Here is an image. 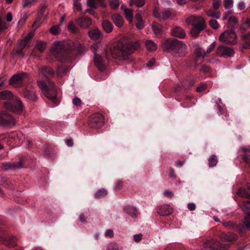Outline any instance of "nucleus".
Wrapping results in <instances>:
<instances>
[{
  "label": "nucleus",
  "mask_w": 250,
  "mask_h": 250,
  "mask_svg": "<svg viewBox=\"0 0 250 250\" xmlns=\"http://www.w3.org/2000/svg\"><path fill=\"white\" fill-rule=\"evenodd\" d=\"M196 56L198 58H204L206 56L205 50L200 47H197L195 50Z\"/></svg>",
  "instance_id": "obj_43"
},
{
  "label": "nucleus",
  "mask_w": 250,
  "mask_h": 250,
  "mask_svg": "<svg viewBox=\"0 0 250 250\" xmlns=\"http://www.w3.org/2000/svg\"><path fill=\"white\" fill-rule=\"evenodd\" d=\"M244 223L246 227L250 229V213L246 215L244 219Z\"/></svg>",
  "instance_id": "obj_50"
},
{
  "label": "nucleus",
  "mask_w": 250,
  "mask_h": 250,
  "mask_svg": "<svg viewBox=\"0 0 250 250\" xmlns=\"http://www.w3.org/2000/svg\"><path fill=\"white\" fill-rule=\"evenodd\" d=\"M5 107L10 111L15 113H20L22 110L23 105L19 99H16L12 103H5Z\"/></svg>",
  "instance_id": "obj_9"
},
{
  "label": "nucleus",
  "mask_w": 250,
  "mask_h": 250,
  "mask_svg": "<svg viewBox=\"0 0 250 250\" xmlns=\"http://www.w3.org/2000/svg\"><path fill=\"white\" fill-rule=\"evenodd\" d=\"M50 32L55 35L59 34L61 31V28L60 25H55L52 26L50 29Z\"/></svg>",
  "instance_id": "obj_46"
},
{
  "label": "nucleus",
  "mask_w": 250,
  "mask_h": 250,
  "mask_svg": "<svg viewBox=\"0 0 250 250\" xmlns=\"http://www.w3.org/2000/svg\"><path fill=\"white\" fill-rule=\"evenodd\" d=\"M151 27L155 35L157 37H160L162 32L161 25L157 22H154Z\"/></svg>",
  "instance_id": "obj_27"
},
{
  "label": "nucleus",
  "mask_w": 250,
  "mask_h": 250,
  "mask_svg": "<svg viewBox=\"0 0 250 250\" xmlns=\"http://www.w3.org/2000/svg\"><path fill=\"white\" fill-rule=\"evenodd\" d=\"M219 40L230 45H234L237 42V38L235 33L232 31H226L219 37Z\"/></svg>",
  "instance_id": "obj_3"
},
{
  "label": "nucleus",
  "mask_w": 250,
  "mask_h": 250,
  "mask_svg": "<svg viewBox=\"0 0 250 250\" xmlns=\"http://www.w3.org/2000/svg\"><path fill=\"white\" fill-rule=\"evenodd\" d=\"M210 27L213 29H217L219 27V24L215 20H211L209 22Z\"/></svg>",
  "instance_id": "obj_51"
},
{
  "label": "nucleus",
  "mask_w": 250,
  "mask_h": 250,
  "mask_svg": "<svg viewBox=\"0 0 250 250\" xmlns=\"http://www.w3.org/2000/svg\"><path fill=\"white\" fill-rule=\"evenodd\" d=\"M237 22V19L235 17L233 16H231L229 17V22L228 23V27H233L234 25H232L231 24H235Z\"/></svg>",
  "instance_id": "obj_53"
},
{
  "label": "nucleus",
  "mask_w": 250,
  "mask_h": 250,
  "mask_svg": "<svg viewBox=\"0 0 250 250\" xmlns=\"http://www.w3.org/2000/svg\"><path fill=\"white\" fill-rule=\"evenodd\" d=\"M205 28H198L197 27H194L192 28V29L190 30V33L191 35L193 37H196L197 36L199 33L203 30H204Z\"/></svg>",
  "instance_id": "obj_39"
},
{
  "label": "nucleus",
  "mask_w": 250,
  "mask_h": 250,
  "mask_svg": "<svg viewBox=\"0 0 250 250\" xmlns=\"http://www.w3.org/2000/svg\"><path fill=\"white\" fill-rule=\"evenodd\" d=\"M194 83V82L192 80L184 79L181 83V86L184 89H188L189 87H191Z\"/></svg>",
  "instance_id": "obj_32"
},
{
  "label": "nucleus",
  "mask_w": 250,
  "mask_h": 250,
  "mask_svg": "<svg viewBox=\"0 0 250 250\" xmlns=\"http://www.w3.org/2000/svg\"><path fill=\"white\" fill-rule=\"evenodd\" d=\"M207 15L211 18H214L217 19H219L221 17V13L219 11H214L212 10H209L206 12Z\"/></svg>",
  "instance_id": "obj_35"
},
{
  "label": "nucleus",
  "mask_w": 250,
  "mask_h": 250,
  "mask_svg": "<svg viewBox=\"0 0 250 250\" xmlns=\"http://www.w3.org/2000/svg\"><path fill=\"white\" fill-rule=\"evenodd\" d=\"M223 225L228 228H233L235 227V223L231 221L222 222Z\"/></svg>",
  "instance_id": "obj_54"
},
{
  "label": "nucleus",
  "mask_w": 250,
  "mask_h": 250,
  "mask_svg": "<svg viewBox=\"0 0 250 250\" xmlns=\"http://www.w3.org/2000/svg\"><path fill=\"white\" fill-rule=\"evenodd\" d=\"M224 3V6L225 8L228 9L232 7L233 1L232 0H225Z\"/></svg>",
  "instance_id": "obj_55"
},
{
  "label": "nucleus",
  "mask_w": 250,
  "mask_h": 250,
  "mask_svg": "<svg viewBox=\"0 0 250 250\" xmlns=\"http://www.w3.org/2000/svg\"><path fill=\"white\" fill-rule=\"evenodd\" d=\"M153 16L160 20H166L171 17V13L170 11L167 10L159 12L155 9L153 12Z\"/></svg>",
  "instance_id": "obj_13"
},
{
  "label": "nucleus",
  "mask_w": 250,
  "mask_h": 250,
  "mask_svg": "<svg viewBox=\"0 0 250 250\" xmlns=\"http://www.w3.org/2000/svg\"><path fill=\"white\" fill-rule=\"evenodd\" d=\"M103 116L100 113H95L92 115L89 118L88 124L90 127L93 128H101L104 124Z\"/></svg>",
  "instance_id": "obj_4"
},
{
  "label": "nucleus",
  "mask_w": 250,
  "mask_h": 250,
  "mask_svg": "<svg viewBox=\"0 0 250 250\" xmlns=\"http://www.w3.org/2000/svg\"><path fill=\"white\" fill-rule=\"evenodd\" d=\"M68 46L70 47L71 50H76L79 53H83L87 50L85 46H82L78 42H70L68 44Z\"/></svg>",
  "instance_id": "obj_15"
},
{
  "label": "nucleus",
  "mask_w": 250,
  "mask_h": 250,
  "mask_svg": "<svg viewBox=\"0 0 250 250\" xmlns=\"http://www.w3.org/2000/svg\"><path fill=\"white\" fill-rule=\"evenodd\" d=\"M67 28L68 30L73 34H76L79 31L78 29L71 22L68 24Z\"/></svg>",
  "instance_id": "obj_48"
},
{
  "label": "nucleus",
  "mask_w": 250,
  "mask_h": 250,
  "mask_svg": "<svg viewBox=\"0 0 250 250\" xmlns=\"http://www.w3.org/2000/svg\"><path fill=\"white\" fill-rule=\"evenodd\" d=\"M22 162L20 161L17 163H4L2 164V168L4 170L16 169L21 168L22 167Z\"/></svg>",
  "instance_id": "obj_19"
},
{
  "label": "nucleus",
  "mask_w": 250,
  "mask_h": 250,
  "mask_svg": "<svg viewBox=\"0 0 250 250\" xmlns=\"http://www.w3.org/2000/svg\"><path fill=\"white\" fill-rule=\"evenodd\" d=\"M102 26L104 30L107 33H109L112 31L113 25L111 22L107 21H103Z\"/></svg>",
  "instance_id": "obj_33"
},
{
  "label": "nucleus",
  "mask_w": 250,
  "mask_h": 250,
  "mask_svg": "<svg viewBox=\"0 0 250 250\" xmlns=\"http://www.w3.org/2000/svg\"><path fill=\"white\" fill-rule=\"evenodd\" d=\"M145 3V0H130V5H135L137 7H142Z\"/></svg>",
  "instance_id": "obj_40"
},
{
  "label": "nucleus",
  "mask_w": 250,
  "mask_h": 250,
  "mask_svg": "<svg viewBox=\"0 0 250 250\" xmlns=\"http://www.w3.org/2000/svg\"><path fill=\"white\" fill-rule=\"evenodd\" d=\"M94 62L96 67L100 71H102L105 68V62L101 56L95 54L94 55Z\"/></svg>",
  "instance_id": "obj_16"
},
{
  "label": "nucleus",
  "mask_w": 250,
  "mask_h": 250,
  "mask_svg": "<svg viewBox=\"0 0 250 250\" xmlns=\"http://www.w3.org/2000/svg\"><path fill=\"white\" fill-rule=\"evenodd\" d=\"M52 51L56 57H62L65 59V55L69 53V50L66 48V45L62 42H56L52 48Z\"/></svg>",
  "instance_id": "obj_5"
},
{
  "label": "nucleus",
  "mask_w": 250,
  "mask_h": 250,
  "mask_svg": "<svg viewBox=\"0 0 250 250\" xmlns=\"http://www.w3.org/2000/svg\"><path fill=\"white\" fill-rule=\"evenodd\" d=\"M121 9L124 11V14L126 19L131 22L133 19V12L130 9L126 8L125 5H122L121 7Z\"/></svg>",
  "instance_id": "obj_26"
},
{
  "label": "nucleus",
  "mask_w": 250,
  "mask_h": 250,
  "mask_svg": "<svg viewBox=\"0 0 250 250\" xmlns=\"http://www.w3.org/2000/svg\"><path fill=\"white\" fill-rule=\"evenodd\" d=\"M110 4L112 8L115 9L119 6V0H110Z\"/></svg>",
  "instance_id": "obj_56"
},
{
  "label": "nucleus",
  "mask_w": 250,
  "mask_h": 250,
  "mask_svg": "<svg viewBox=\"0 0 250 250\" xmlns=\"http://www.w3.org/2000/svg\"><path fill=\"white\" fill-rule=\"evenodd\" d=\"M146 48L149 51H154L157 48V44L151 40H148L146 42Z\"/></svg>",
  "instance_id": "obj_30"
},
{
  "label": "nucleus",
  "mask_w": 250,
  "mask_h": 250,
  "mask_svg": "<svg viewBox=\"0 0 250 250\" xmlns=\"http://www.w3.org/2000/svg\"><path fill=\"white\" fill-rule=\"evenodd\" d=\"M237 194L242 197L250 199V194L247 193V190L245 189H239L237 192Z\"/></svg>",
  "instance_id": "obj_38"
},
{
  "label": "nucleus",
  "mask_w": 250,
  "mask_h": 250,
  "mask_svg": "<svg viewBox=\"0 0 250 250\" xmlns=\"http://www.w3.org/2000/svg\"><path fill=\"white\" fill-rule=\"evenodd\" d=\"M87 4L89 7L92 9H96V6L95 0H87Z\"/></svg>",
  "instance_id": "obj_57"
},
{
  "label": "nucleus",
  "mask_w": 250,
  "mask_h": 250,
  "mask_svg": "<svg viewBox=\"0 0 250 250\" xmlns=\"http://www.w3.org/2000/svg\"><path fill=\"white\" fill-rule=\"evenodd\" d=\"M40 72L45 77L49 78L54 75V71L50 67L43 66L40 69Z\"/></svg>",
  "instance_id": "obj_21"
},
{
  "label": "nucleus",
  "mask_w": 250,
  "mask_h": 250,
  "mask_svg": "<svg viewBox=\"0 0 250 250\" xmlns=\"http://www.w3.org/2000/svg\"><path fill=\"white\" fill-rule=\"evenodd\" d=\"M164 51H168L175 58L184 57L187 50V45L182 41L177 39H167L162 44Z\"/></svg>",
  "instance_id": "obj_2"
},
{
  "label": "nucleus",
  "mask_w": 250,
  "mask_h": 250,
  "mask_svg": "<svg viewBox=\"0 0 250 250\" xmlns=\"http://www.w3.org/2000/svg\"><path fill=\"white\" fill-rule=\"evenodd\" d=\"M240 208L246 215L250 213V201L243 202Z\"/></svg>",
  "instance_id": "obj_34"
},
{
  "label": "nucleus",
  "mask_w": 250,
  "mask_h": 250,
  "mask_svg": "<svg viewBox=\"0 0 250 250\" xmlns=\"http://www.w3.org/2000/svg\"><path fill=\"white\" fill-rule=\"evenodd\" d=\"M16 239L14 237L9 238V240H7L5 242V245H6L9 248L14 247L16 246Z\"/></svg>",
  "instance_id": "obj_45"
},
{
  "label": "nucleus",
  "mask_w": 250,
  "mask_h": 250,
  "mask_svg": "<svg viewBox=\"0 0 250 250\" xmlns=\"http://www.w3.org/2000/svg\"><path fill=\"white\" fill-rule=\"evenodd\" d=\"M108 250H119V249L116 244L110 243L108 246Z\"/></svg>",
  "instance_id": "obj_60"
},
{
  "label": "nucleus",
  "mask_w": 250,
  "mask_h": 250,
  "mask_svg": "<svg viewBox=\"0 0 250 250\" xmlns=\"http://www.w3.org/2000/svg\"><path fill=\"white\" fill-rule=\"evenodd\" d=\"M13 98L12 93L9 90H4L0 92V99L2 100H9Z\"/></svg>",
  "instance_id": "obj_28"
},
{
  "label": "nucleus",
  "mask_w": 250,
  "mask_h": 250,
  "mask_svg": "<svg viewBox=\"0 0 250 250\" xmlns=\"http://www.w3.org/2000/svg\"><path fill=\"white\" fill-rule=\"evenodd\" d=\"M125 211L128 213L131 217L135 218L137 214V209L133 207L128 206L124 209Z\"/></svg>",
  "instance_id": "obj_29"
},
{
  "label": "nucleus",
  "mask_w": 250,
  "mask_h": 250,
  "mask_svg": "<svg viewBox=\"0 0 250 250\" xmlns=\"http://www.w3.org/2000/svg\"><path fill=\"white\" fill-rule=\"evenodd\" d=\"M23 96L26 99L31 101H34L37 98L35 91L31 86H28L24 89Z\"/></svg>",
  "instance_id": "obj_14"
},
{
  "label": "nucleus",
  "mask_w": 250,
  "mask_h": 250,
  "mask_svg": "<svg viewBox=\"0 0 250 250\" xmlns=\"http://www.w3.org/2000/svg\"><path fill=\"white\" fill-rule=\"evenodd\" d=\"M143 237V235L141 233L135 234L133 236V240L135 242L138 243L140 242Z\"/></svg>",
  "instance_id": "obj_62"
},
{
  "label": "nucleus",
  "mask_w": 250,
  "mask_h": 250,
  "mask_svg": "<svg viewBox=\"0 0 250 250\" xmlns=\"http://www.w3.org/2000/svg\"><path fill=\"white\" fill-rule=\"evenodd\" d=\"M28 14L27 13H24L22 16L21 17V19L19 20L18 22V26L19 27H21L22 24H23L25 22L26 19L28 18Z\"/></svg>",
  "instance_id": "obj_47"
},
{
  "label": "nucleus",
  "mask_w": 250,
  "mask_h": 250,
  "mask_svg": "<svg viewBox=\"0 0 250 250\" xmlns=\"http://www.w3.org/2000/svg\"><path fill=\"white\" fill-rule=\"evenodd\" d=\"M132 47L130 40L124 37L110 49V54L113 58L125 60L133 53Z\"/></svg>",
  "instance_id": "obj_1"
},
{
  "label": "nucleus",
  "mask_w": 250,
  "mask_h": 250,
  "mask_svg": "<svg viewBox=\"0 0 250 250\" xmlns=\"http://www.w3.org/2000/svg\"><path fill=\"white\" fill-rule=\"evenodd\" d=\"M27 77L26 73L22 72L13 75L10 80V83L15 87H18L21 85L23 81Z\"/></svg>",
  "instance_id": "obj_10"
},
{
  "label": "nucleus",
  "mask_w": 250,
  "mask_h": 250,
  "mask_svg": "<svg viewBox=\"0 0 250 250\" xmlns=\"http://www.w3.org/2000/svg\"><path fill=\"white\" fill-rule=\"evenodd\" d=\"M23 48H21V47L19 45L18 47L15 48L13 51V55H20L22 57H23L24 56V54L23 52Z\"/></svg>",
  "instance_id": "obj_44"
},
{
  "label": "nucleus",
  "mask_w": 250,
  "mask_h": 250,
  "mask_svg": "<svg viewBox=\"0 0 250 250\" xmlns=\"http://www.w3.org/2000/svg\"><path fill=\"white\" fill-rule=\"evenodd\" d=\"M69 70V67L65 65L58 67L57 70V74L59 77L65 75Z\"/></svg>",
  "instance_id": "obj_31"
},
{
  "label": "nucleus",
  "mask_w": 250,
  "mask_h": 250,
  "mask_svg": "<svg viewBox=\"0 0 250 250\" xmlns=\"http://www.w3.org/2000/svg\"><path fill=\"white\" fill-rule=\"evenodd\" d=\"M250 27V21L247 20L244 22L241 25V28L244 30H246Z\"/></svg>",
  "instance_id": "obj_61"
},
{
  "label": "nucleus",
  "mask_w": 250,
  "mask_h": 250,
  "mask_svg": "<svg viewBox=\"0 0 250 250\" xmlns=\"http://www.w3.org/2000/svg\"><path fill=\"white\" fill-rule=\"evenodd\" d=\"M171 34L172 36L183 39L186 36V33L184 30L180 27L175 26L171 30Z\"/></svg>",
  "instance_id": "obj_20"
},
{
  "label": "nucleus",
  "mask_w": 250,
  "mask_h": 250,
  "mask_svg": "<svg viewBox=\"0 0 250 250\" xmlns=\"http://www.w3.org/2000/svg\"><path fill=\"white\" fill-rule=\"evenodd\" d=\"M112 19L115 25L121 28L124 24V20L123 17L118 14H114L112 16Z\"/></svg>",
  "instance_id": "obj_22"
},
{
  "label": "nucleus",
  "mask_w": 250,
  "mask_h": 250,
  "mask_svg": "<svg viewBox=\"0 0 250 250\" xmlns=\"http://www.w3.org/2000/svg\"><path fill=\"white\" fill-rule=\"evenodd\" d=\"M172 212L173 209L167 205L162 206L158 209V213L161 216L168 215Z\"/></svg>",
  "instance_id": "obj_18"
},
{
  "label": "nucleus",
  "mask_w": 250,
  "mask_h": 250,
  "mask_svg": "<svg viewBox=\"0 0 250 250\" xmlns=\"http://www.w3.org/2000/svg\"><path fill=\"white\" fill-rule=\"evenodd\" d=\"M107 190L104 188L100 189L94 194V196L96 198L99 199L105 197L107 195Z\"/></svg>",
  "instance_id": "obj_36"
},
{
  "label": "nucleus",
  "mask_w": 250,
  "mask_h": 250,
  "mask_svg": "<svg viewBox=\"0 0 250 250\" xmlns=\"http://www.w3.org/2000/svg\"><path fill=\"white\" fill-rule=\"evenodd\" d=\"M89 37L93 40H98L102 37L101 32L97 28H94L88 31Z\"/></svg>",
  "instance_id": "obj_24"
},
{
  "label": "nucleus",
  "mask_w": 250,
  "mask_h": 250,
  "mask_svg": "<svg viewBox=\"0 0 250 250\" xmlns=\"http://www.w3.org/2000/svg\"><path fill=\"white\" fill-rule=\"evenodd\" d=\"M212 5L215 10L218 9L220 6V0H214Z\"/></svg>",
  "instance_id": "obj_64"
},
{
  "label": "nucleus",
  "mask_w": 250,
  "mask_h": 250,
  "mask_svg": "<svg viewBox=\"0 0 250 250\" xmlns=\"http://www.w3.org/2000/svg\"><path fill=\"white\" fill-rule=\"evenodd\" d=\"M36 48L41 52H43L46 48L45 42L42 41L37 42Z\"/></svg>",
  "instance_id": "obj_42"
},
{
  "label": "nucleus",
  "mask_w": 250,
  "mask_h": 250,
  "mask_svg": "<svg viewBox=\"0 0 250 250\" xmlns=\"http://www.w3.org/2000/svg\"><path fill=\"white\" fill-rule=\"evenodd\" d=\"M28 42L26 40L23 39L19 42V45L21 48L24 49L27 45Z\"/></svg>",
  "instance_id": "obj_63"
},
{
  "label": "nucleus",
  "mask_w": 250,
  "mask_h": 250,
  "mask_svg": "<svg viewBox=\"0 0 250 250\" xmlns=\"http://www.w3.org/2000/svg\"><path fill=\"white\" fill-rule=\"evenodd\" d=\"M101 47V44L100 42H97L92 44L91 46V50L92 52L94 54V55L96 54L97 49Z\"/></svg>",
  "instance_id": "obj_52"
},
{
  "label": "nucleus",
  "mask_w": 250,
  "mask_h": 250,
  "mask_svg": "<svg viewBox=\"0 0 250 250\" xmlns=\"http://www.w3.org/2000/svg\"><path fill=\"white\" fill-rule=\"evenodd\" d=\"M79 25L83 28H88L92 24L91 19L86 17H82L77 20Z\"/></svg>",
  "instance_id": "obj_17"
},
{
  "label": "nucleus",
  "mask_w": 250,
  "mask_h": 250,
  "mask_svg": "<svg viewBox=\"0 0 250 250\" xmlns=\"http://www.w3.org/2000/svg\"><path fill=\"white\" fill-rule=\"evenodd\" d=\"M186 22L194 27L206 28V23L204 19L200 16H191L186 20Z\"/></svg>",
  "instance_id": "obj_7"
},
{
  "label": "nucleus",
  "mask_w": 250,
  "mask_h": 250,
  "mask_svg": "<svg viewBox=\"0 0 250 250\" xmlns=\"http://www.w3.org/2000/svg\"><path fill=\"white\" fill-rule=\"evenodd\" d=\"M218 163V159L216 156L211 155L208 159V166L209 167H215Z\"/></svg>",
  "instance_id": "obj_37"
},
{
  "label": "nucleus",
  "mask_w": 250,
  "mask_h": 250,
  "mask_svg": "<svg viewBox=\"0 0 250 250\" xmlns=\"http://www.w3.org/2000/svg\"><path fill=\"white\" fill-rule=\"evenodd\" d=\"M236 239V235L232 233L222 234L221 240L222 242H233Z\"/></svg>",
  "instance_id": "obj_23"
},
{
  "label": "nucleus",
  "mask_w": 250,
  "mask_h": 250,
  "mask_svg": "<svg viewBox=\"0 0 250 250\" xmlns=\"http://www.w3.org/2000/svg\"><path fill=\"white\" fill-rule=\"evenodd\" d=\"M15 124L14 118L7 114H0V124L4 125H12Z\"/></svg>",
  "instance_id": "obj_12"
},
{
  "label": "nucleus",
  "mask_w": 250,
  "mask_h": 250,
  "mask_svg": "<svg viewBox=\"0 0 250 250\" xmlns=\"http://www.w3.org/2000/svg\"><path fill=\"white\" fill-rule=\"evenodd\" d=\"M242 150L245 152L244 155V161L247 163H249L250 162V150L246 147H243Z\"/></svg>",
  "instance_id": "obj_41"
},
{
  "label": "nucleus",
  "mask_w": 250,
  "mask_h": 250,
  "mask_svg": "<svg viewBox=\"0 0 250 250\" xmlns=\"http://www.w3.org/2000/svg\"><path fill=\"white\" fill-rule=\"evenodd\" d=\"M39 87L42 89V92L43 93L45 97L48 99L53 101L55 100L57 96V91L55 87L51 88V95H49V86H47L45 83L43 81H38L37 82Z\"/></svg>",
  "instance_id": "obj_6"
},
{
  "label": "nucleus",
  "mask_w": 250,
  "mask_h": 250,
  "mask_svg": "<svg viewBox=\"0 0 250 250\" xmlns=\"http://www.w3.org/2000/svg\"><path fill=\"white\" fill-rule=\"evenodd\" d=\"M205 247L212 250H227L229 248V245L221 244L220 242L211 239L206 242Z\"/></svg>",
  "instance_id": "obj_8"
},
{
  "label": "nucleus",
  "mask_w": 250,
  "mask_h": 250,
  "mask_svg": "<svg viewBox=\"0 0 250 250\" xmlns=\"http://www.w3.org/2000/svg\"><path fill=\"white\" fill-rule=\"evenodd\" d=\"M34 0H23V7H30L33 2Z\"/></svg>",
  "instance_id": "obj_58"
},
{
  "label": "nucleus",
  "mask_w": 250,
  "mask_h": 250,
  "mask_svg": "<svg viewBox=\"0 0 250 250\" xmlns=\"http://www.w3.org/2000/svg\"><path fill=\"white\" fill-rule=\"evenodd\" d=\"M234 53V52L233 48L224 45L219 46L218 47L216 50L217 55L222 57L226 56L231 57L233 56Z\"/></svg>",
  "instance_id": "obj_11"
},
{
  "label": "nucleus",
  "mask_w": 250,
  "mask_h": 250,
  "mask_svg": "<svg viewBox=\"0 0 250 250\" xmlns=\"http://www.w3.org/2000/svg\"><path fill=\"white\" fill-rule=\"evenodd\" d=\"M241 38L243 42V48L245 49L250 48V34L249 35H242L241 36Z\"/></svg>",
  "instance_id": "obj_25"
},
{
  "label": "nucleus",
  "mask_w": 250,
  "mask_h": 250,
  "mask_svg": "<svg viewBox=\"0 0 250 250\" xmlns=\"http://www.w3.org/2000/svg\"><path fill=\"white\" fill-rule=\"evenodd\" d=\"M207 88V85L205 83H201L196 88V91L198 92H201L205 90Z\"/></svg>",
  "instance_id": "obj_59"
},
{
  "label": "nucleus",
  "mask_w": 250,
  "mask_h": 250,
  "mask_svg": "<svg viewBox=\"0 0 250 250\" xmlns=\"http://www.w3.org/2000/svg\"><path fill=\"white\" fill-rule=\"evenodd\" d=\"M8 27V24L2 20V18L0 16V33Z\"/></svg>",
  "instance_id": "obj_49"
}]
</instances>
